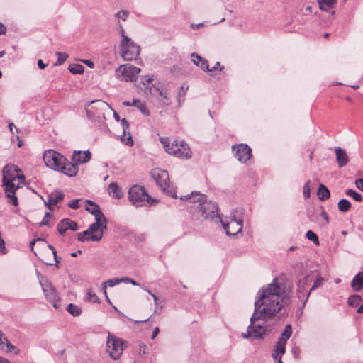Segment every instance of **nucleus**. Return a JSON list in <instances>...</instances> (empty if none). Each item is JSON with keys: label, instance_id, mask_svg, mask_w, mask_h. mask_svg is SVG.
<instances>
[{"label": "nucleus", "instance_id": "nucleus-1", "mask_svg": "<svg viewBox=\"0 0 363 363\" xmlns=\"http://www.w3.org/2000/svg\"><path fill=\"white\" fill-rule=\"evenodd\" d=\"M290 294L291 288L278 277L260 289L255 297L250 324L242 337L245 339H263L264 335L270 332L265 320L276 316L282 308L290 303Z\"/></svg>", "mask_w": 363, "mask_h": 363}, {"label": "nucleus", "instance_id": "nucleus-2", "mask_svg": "<svg viewBox=\"0 0 363 363\" xmlns=\"http://www.w3.org/2000/svg\"><path fill=\"white\" fill-rule=\"evenodd\" d=\"M180 199L190 203H194L195 204L194 208L199 209L203 219L214 221L215 223L222 221L217 203L212 201H207L205 195L196 191L192 192L191 194L181 196Z\"/></svg>", "mask_w": 363, "mask_h": 363}, {"label": "nucleus", "instance_id": "nucleus-3", "mask_svg": "<svg viewBox=\"0 0 363 363\" xmlns=\"http://www.w3.org/2000/svg\"><path fill=\"white\" fill-rule=\"evenodd\" d=\"M43 160L48 167L61 172L68 177H74L78 172V168L74 164L53 150L45 152Z\"/></svg>", "mask_w": 363, "mask_h": 363}, {"label": "nucleus", "instance_id": "nucleus-4", "mask_svg": "<svg viewBox=\"0 0 363 363\" xmlns=\"http://www.w3.org/2000/svg\"><path fill=\"white\" fill-rule=\"evenodd\" d=\"M243 215L244 211L241 208H237L232 211L230 216V221L225 223L218 221L222 223L223 229L228 235H235L241 233L243 228Z\"/></svg>", "mask_w": 363, "mask_h": 363}, {"label": "nucleus", "instance_id": "nucleus-5", "mask_svg": "<svg viewBox=\"0 0 363 363\" xmlns=\"http://www.w3.org/2000/svg\"><path fill=\"white\" fill-rule=\"evenodd\" d=\"M122 36L121 42V55L126 61L136 59L140 53V48L133 43L128 36L125 35L123 26H119Z\"/></svg>", "mask_w": 363, "mask_h": 363}, {"label": "nucleus", "instance_id": "nucleus-6", "mask_svg": "<svg viewBox=\"0 0 363 363\" xmlns=\"http://www.w3.org/2000/svg\"><path fill=\"white\" fill-rule=\"evenodd\" d=\"M128 199L133 205L138 207L150 204L151 197L146 192L144 187L135 185L128 191Z\"/></svg>", "mask_w": 363, "mask_h": 363}, {"label": "nucleus", "instance_id": "nucleus-7", "mask_svg": "<svg viewBox=\"0 0 363 363\" xmlns=\"http://www.w3.org/2000/svg\"><path fill=\"white\" fill-rule=\"evenodd\" d=\"M113 108L102 100H95L89 103L86 107V116L90 120H96L105 118L104 111Z\"/></svg>", "mask_w": 363, "mask_h": 363}, {"label": "nucleus", "instance_id": "nucleus-8", "mask_svg": "<svg viewBox=\"0 0 363 363\" xmlns=\"http://www.w3.org/2000/svg\"><path fill=\"white\" fill-rule=\"evenodd\" d=\"M125 343L121 339L109 334L107 337L106 351L111 357L118 359L121 356L124 347H126L124 345Z\"/></svg>", "mask_w": 363, "mask_h": 363}, {"label": "nucleus", "instance_id": "nucleus-9", "mask_svg": "<svg viewBox=\"0 0 363 363\" xmlns=\"http://www.w3.org/2000/svg\"><path fill=\"white\" fill-rule=\"evenodd\" d=\"M140 72V68L126 64L119 66L116 71V77L120 80L135 82Z\"/></svg>", "mask_w": 363, "mask_h": 363}, {"label": "nucleus", "instance_id": "nucleus-10", "mask_svg": "<svg viewBox=\"0 0 363 363\" xmlns=\"http://www.w3.org/2000/svg\"><path fill=\"white\" fill-rule=\"evenodd\" d=\"M167 152L180 159L191 157V151L189 145L184 141L174 140L171 143L169 147L167 148Z\"/></svg>", "mask_w": 363, "mask_h": 363}, {"label": "nucleus", "instance_id": "nucleus-11", "mask_svg": "<svg viewBox=\"0 0 363 363\" xmlns=\"http://www.w3.org/2000/svg\"><path fill=\"white\" fill-rule=\"evenodd\" d=\"M40 284L46 299L52 304V306L58 309L60 307V299L56 289L52 286L51 283L48 280L40 281Z\"/></svg>", "mask_w": 363, "mask_h": 363}, {"label": "nucleus", "instance_id": "nucleus-12", "mask_svg": "<svg viewBox=\"0 0 363 363\" xmlns=\"http://www.w3.org/2000/svg\"><path fill=\"white\" fill-rule=\"evenodd\" d=\"M92 235L89 236L91 241L98 242L102 239L104 231L107 228V220L105 216L95 218V222L89 227Z\"/></svg>", "mask_w": 363, "mask_h": 363}, {"label": "nucleus", "instance_id": "nucleus-13", "mask_svg": "<svg viewBox=\"0 0 363 363\" xmlns=\"http://www.w3.org/2000/svg\"><path fill=\"white\" fill-rule=\"evenodd\" d=\"M232 150L234 157L242 163H246L252 157V150L247 144L234 145Z\"/></svg>", "mask_w": 363, "mask_h": 363}, {"label": "nucleus", "instance_id": "nucleus-14", "mask_svg": "<svg viewBox=\"0 0 363 363\" xmlns=\"http://www.w3.org/2000/svg\"><path fill=\"white\" fill-rule=\"evenodd\" d=\"M152 177L160 188L165 191L169 186V174L165 170L155 169L152 172Z\"/></svg>", "mask_w": 363, "mask_h": 363}, {"label": "nucleus", "instance_id": "nucleus-15", "mask_svg": "<svg viewBox=\"0 0 363 363\" xmlns=\"http://www.w3.org/2000/svg\"><path fill=\"white\" fill-rule=\"evenodd\" d=\"M14 182L15 181H11V182L2 183V185L4 187L6 196L10 199L9 203L14 206H18V198L16 196V191L20 188V185H16Z\"/></svg>", "mask_w": 363, "mask_h": 363}, {"label": "nucleus", "instance_id": "nucleus-16", "mask_svg": "<svg viewBox=\"0 0 363 363\" xmlns=\"http://www.w3.org/2000/svg\"><path fill=\"white\" fill-rule=\"evenodd\" d=\"M21 169L14 165L7 164L3 169L2 183L16 181V174L21 172Z\"/></svg>", "mask_w": 363, "mask_h": 363}, {"label": "nucleus", "instance_id": "nucleus-17", "mask_svg": "<svg viewBox=\"0 0 363 363\" xmlns=\"http://www.w3.org/2000/svg\"><path fill=\"white\" fill-rule=\"evenodd\" d=\"M64 197L65 194L61 190H55L48 196L47 200L44 201L45 206L52 211V206L62 201Z\"/></svg>", "mask_w": 363, "mask_h": 363}, {"label": "nucleus", "instance_id": "nucleus-18", "mask_svg": "<svg viewBox=\"0 0 363 363\" xmlns=\"http://www.w3.org/2000/svg\"><path fill=\"white\" fill-rule=\"evenodd\" d=\"M91 152L89 150H75L72 155V161L74 162L72 163L79 169L78 165L88 162L91 160Z\"/></svg>", "mask_w": 363, "mask_h": 363}, {"label": "nucleus", "instance_id": "nucleus-19", "mask_svg": "<svg viewBox=\"0 0 363 363\" xmlns=\"http://www.w3.org/2000/svg\"><path fill=\"white\" fill-rule=\"evenodd\" d=\"M121 123L123 128V135L121 136V140L123 143L125 145L132 146L133 145V140L131 136V134L128 130L129 129V123L128 121L125 118L121 120Z\"/></svg>", "mask_w": 363, "mask_h": 363}, {"label": "nucleus", "instance_id": "nucleus-20", "mask_svg": "<svg viewBox=\"0 0 363 363\" xmlns=\"http://www.w3.org/2000/svg\"><path fill=\"white\" fill-rule=\"evenodd\" d=\"M335 153L336 155V161L339 167H342L347 164L349 162V157L344 149L340 147H337L335 148Z\"/></svg>", "mask_w": 363, "mask_h": 363}, {"label": "nucleus", "instance_id": "nucleus-21", "mask_svg": "<svg viewBox=\"0 0 363 363\" xmlns=\"http://www.w3.org/2000/svg\"><path fill=\"white\" fill-rule=\"evenodd\" d=\"M123 105L125 106H135V108H138L143 115L147 116L150 115V111L148 108L146 107L145 104L144 102L140 101V99H134L132 102L123 101Z\"/></svg>", "mask_w": 363, "mask_h": 363}, {"label": "nucleus", "instance_id": "nucleus-22", "mask_svg": "<svg viewBox=\"0 0 363 363\" xmlns=\"http://www.w3.org/2000/svg\"><path fill=\"white\" fill-rule=\"evenodd\" d=\"M109 196L115 199H121L123 196V192L121 186L116 182H111L107 189Z\"/></svg>", "mask_w": 363, "mask_h": 363}, {"label": "nucleus", "instance_id": "nucleus-23", "mask_svg": "<svg viewBox=\"0 0 363 363\" xmlns=\"http://www.w3.org/2000/svg\"><path fill=\"white\" fill-rule=\"evenodd\" d=\"M351 288L356 292H359L363 289V272H359L353 277L351 281Z\"/></svg>", "mask_w": 363, "mask_h": 363}, {"label": "nucleus", "instance_id": "nucleus-24", "mask_svg": "<svg viewBox=\"0 0 363 363\" xmlns=\"http://www.w3.org/2000/svg\"><path fill=\"white\" fill-rule=\"evenodd\" d=\"M191 60L195 65L200 67L202 70L205 71V70L208 69V60L203 58L200 55H199L196 53H192L191 55Z\"/></svg>", "mask_w": 363, "mask_h": 363}, {"label": "nucleus", "instance_id": "nucleus-25", "mask_svg": "<svg viewBox=\"0 0 363 363\" xmlns=\"http://www.w3.org/2000/svg\"><path fill=\"white\" fill-rule=\"evenodd\" d=\"M86 203H87V206L86 207V210L90 212L92 215L94 216V218L97 217H104V215L103 212L101 211L99 206L93 202L91 200H86Z\"/></svg>", "mask_w": 363, "mask_h": 363}, {"label": "nucleus", "instance_id": "nucleus-26", "mask_svg": "<svg viewBox=\"0 0 363 363\" xmlns=\"http://www.w3.org/2000/svg\"><path fill=\"white\" fill-rule=\"evenodd\" d=\"M286 342L279 340L277 345L273 350L272 357L274 359H277L278 357L282 356L286 352Z\"/></svg>", "mask_w": 363, "mask_h": 363}, {"label": "nucleus", "instance_id": "nucleus-27", "mask_svg": "<svg viewBox=\"0 0 363 363\" xmlns=\"http://www.w3.org/2000/svg\"><path fill=\"white\" fill-rule=\"evenodd\" d=\"M322 11H330L337 3V0H317Z\"/></svg>", "mask_w": 363, "mask_h": 363}, {"label": "nucleus", "instance_id": "nucleus-28", "mask_svg": "<svg viewBox=\"0 0 363 363\" xmlns=\"http://www.w3.org/2000/svg\"><path fill=\"white\" fill-rule=\"evenodd\" d=\"M317 196L320 200L325 201L330 198V193L324 184H320L317 191Z\"/></svg>", "mask_w": 363, "mask_h": 363}, {"label": "nucleus", "instance_id": "nucleus-29", "mask_svg": "<svg viewBox=\"0 0 363 363\" xmlns=\"http://www.w3.org/2000/svg\"><path fill=\"white\" fill-rule=\"evenodd\" d=\"M69 218L62 219L57 225L59 233L63 235L67 230H69Z\"/></svg>", "mask_w": 363, "mask_h": 363}, {"label": "nucleus", "instance_id": "nucleus-30", "mask_svg": "<svg viewBox=\"0 0 363 363\" xmlns=\"http://www.w3.org/2000/svg\"><path fill=\"white\" fill-rule=\"evenodd\" d=\"M362 301V296L358 294H353L349 296L347 304L352 307L357 306Z\"/></svg>", "mask_w": 363, "mask_h": 363}, {"label": "nucleus", "instance_id": "nucleus-31", "mask_svg": "<svg viewBox=\"0 0 363 363\" xmlns=\"http://www.w3.org/2000/svg\"><path fill=\"white\" fill-rule=\"evenodd\" d=\"M157 90L159 92V94L161 97V99H160V103L163 106H167L170 105L171 101L170 99L168 97L167 94L162 90L160 89L159 88H157Z\"/></svg>", "mask_w": 363, "mask_h": 363}, {"label": "nucleus", "instance_id": "nucleus-32", "mask_svg": "<svg viewBox=\"0 0 363 363\" xmlns=\"http://www.w3.org/2000/svg\"><path fill=\"white\" fill-rule=\"evenodd\" d=\"M67 311L73 316H79L82 313V309L77 305L69 303L67 306Z\"/></svg>", "mask_w": 363, "mask_h": 363}, {"label": "nucleus", "instance_id": "nucleus-33", "mask_svg": "<svg viewBox=\"0 0 363 363\" xmlns=\"http://www.w3.org/2000/svg\"><path fill=\"white\" fill-rule=\"evenodd\" d=\"M337 206L339 211L342 212H347L350 209L351 203L348 200L342 199L339 201Z\"/></svg>", "mask_w": 363, "mask_h": 363}, {"label": "nucleus", "instance_id": "nucleus-34", "mask_svg": "<svg viewBox=\"0 0 363 363\" xmlns=\"http://www.w3.org/2000/svg\"><path fill=\"white\" fill-rule=\"evenodd\" d=\"M291 334H292L291 326L288 324L285 326L284 330L281 333V337H279V340L287 342V340L290 338Z\"/></svg>", "mask_w": 363, "mask_h": 363}, {"label": "nucleus", "instance_id": "nucleus-35", "mask_svg": "<svg viewBox=\"0 0 363 363\" xmlns=\"http://www.w3.org/2000/svg\"><path fill=\"white\" fill-rule=\"evenodd\" d=\"M92 235V233L89 231V228H88L87 230L79 233L77 235L78 240L81 242H86V241H91V239L89 238V236Z\"/></svg>", "mask_w": 363, "mask_h": 363}, {"label": "nucleus", "instance_id": "nucleus-36", "mask_svg": "<svg viewBox=\"0 0 363 363\" xmlns=\"http://www.w3.org/2000/svg\"><path fill=\"white\" fill-rule=\"evenodd\" d=\"M188 89H189V86H185V85H182L180 87V90L179 91L178 96H177V100H178V103H179V106L184 101L185 96H186Z\"/></svg>", "mask_w": 363, "mask_h": 363}, {"label": "nucleus", "instance_id": "nucleus-37", "mask_svg": "<svg viewBox=\"0 0 363 363\" xmlns=\"http://www.w3.org/2000/svg\"><path fill=\"white\" fill-rule=\"evenodd\" d=\"M69 70L72 74H82L84 71V68L79 64H72L69 67Z\"/></svg>", "mask_w": 363, "mask_h": 363}, {"label": "nucleus", "instance_id": "nucleus-38", "mask_svg": "<svg viewBox=\"0 0 363 363\" xmlns=\"http://www.w3.org/2000/svg\"><path fill=\"white\" fill-rule=\"evenodd\" d=\"M56 55H57V60L55 63V66H59L62 65L68 58L69 55L66 52H56Z\"/></svg>", "mask_w": 363, "mask_h": 363}, {"label": "nucleus", "instance_id": "nucleus-39", "mask_svg": "<svg viewBox=\"0 0 363 363\" xmlns=\"http://www.w3.org/2000/svg\"><path fill=\"white\" fill-rule=\"evenodd\" d=\"M85 299L92 303H100V299L97 295L91 290L87 291Z\"/></svg>", "mask_w": 363, "mask_h": 363}, {"label": "nucleus", "instance_id": "nucleus-40", "mask_svg": "<svg viewBox=\"0 0 363 363\" xmlns=\"http://www.w3.org/2000/svg\"><path fill=\"white\" fill-rule=\"evenodd\" d=\"M346 194L348 196L352 197L354 199V200H355L356 201H362V196L359 193L356 191L355 190L348 189L346 191Z\"/></svg>", "mask_w": 363, "mask_h": 363}, {"label": "nucleus", "instance_id": "nucleus-41", "mask_svg": "<svg viewBox=\"0 0 363 363\" xmlns=\"http://www.w3.org/2000/svg\"><path fill=\"white\" fill-rule=\"evenodd\" d=\"M303 194L305 199H308L311 196V181H308L303 186Z\"/></svg>", "mask_w": 363, "mask_h": 363}, {"label": "nucleus", "instance_id": "nucleus-42", "mask_svg": "<svg viewBox=\"0 0 363 363\" xmlns=\"http://www.w3.org/2000/svg\"><path fill=\"white\" fill-rule=\"evenodd\" d=\"M306 238L309 240L313 241L316 245H318V243H319L318 238L317 235L315 233H313V231H311V230L307 231Z\"/></svg>", "mask_w": 363, "mask_h": 363}, {"label": "nucleus", "instance_id": "nucleus-43", "mask_svg": "<svg viewBox=\"0 0 363 363\" xmlns=\"http://www.w3.org/2000/svg\"><path fill=\"white\" fill-rule=\"evenodd\" d=\"M106 286L108 285L109 287H113L117 284H119L121 283H124V278H115L113 279H109L106 282Z\"/></svg>", "mask_w": 363, "mask_h": 363}, {"label": "nucleus", "instance_id": "nucleus-44", "mask_svg": "<svg viewBox=\"0 0 363 363\" xmlns=\"http://www.w3.org/2000/svg\"><path fill=\"white\" fill-rule=\"evenodd\" d=\"M324 279L322 277H318L315 281H313V286L310 290V292L311 291L315 290L319 286H320L323 283Z\"/></svg>", "mask_w": 363, "mask_h": 363}, {"label": "nucleus", "instance_id": "nucleus-45", "mask_svg": "<svg viewBox=\"0 0 363 363\" xmlns=\"http://www.w3.org/2000/svg\"><path fill=\"white\" fill-rule=\"evenodd\" d=\"M115 16L118 19H121L122 21H125L128 16V12L125 11H121L116 13Z\"/></svg>", "mask_w": 363, "mask_h": 363}, {"label": "nucleus", "instance_id": "nucleus-46", "mask_svg": "<svg viewBox=\"0 0 363 363\" xmlns=\"http://www.w3.org/2000/svg\"><path fill=\"white\" fill-rule=\"evenodd\" d=\"M79 199H73L68 203V206L72 209H78L80 207L79 205Z\"/></svg>", "mask_w": 363, "mask_h": 363}, {"label": "nucleus", "instance_id": "nucleus-47", "mask_svg": "<svg viewBox=\"0 0 363 363\" xmlns=\"http://www.w3.org/2000/svg\"><path fill=\"white\" fill-rule=\"evenodd\" d=\"M51 216V214L48 212L45 213L43 218V220L40 223V226H44V225H48V223H49V218H50Z\"/></svg>", "mask_w": 363, "mask_h": 363}, {"label": "nucleus", "instance_id": "nucleus-48", "mask_svg": "<svg viewBox=\"0 0 363 363\" xmlns=\"http://www.w3.org/2000/svg\"><path fill=\"white\" fill-rule=\"evenodd\" d=\"M140 287H141V289H143L144 291H147L149 294H150L152 296V297L154 299V302H155V305L159 304L158 298L157 297V296L155 294H152L150 289H148L147 288H146L143 286H140Z\"/></svg>", "mask_w": 363, "mask_h": 363}, {"label": "nucleus", "instance_id": "nucleus-49", "mask_svg": "<svg viewBox=\"0 0 363 363\" xmlns=\"http://www.w3.org/2000/svg\"><path fill=\"white\" fill-rule=\"evenodd\" d=\"M160 142L163 145L165 151L167 152V148L169 147V145L171 144L170 140L168 138H160Z\"/></svg>", "mask_w": 363, "mask_h": 363}, {"label": "nucleus", "instance_id": "nucleus-50", "mask_svg": "<svg viewBox=\"0 0 363 363\" xmlns=\"http://www.w3.org/2000/svg\"><path fill=\"white\" fill-rule=\"evenodd\" d=\"M2 340H3V341L4 342V346H3V348H0V350H4V346H5V345L6 346V347L8 348V350H9V352H11V349H14V348H15V347H14V346H13V345H11V344L8 341V340H7V338H6V337H2Z\"/></svg>", "mask_w": 363, "mask_h": 363}, {"label": "nucleus", "instance_id": "nucleus-51", "mask_svg": "<svg viewBox=\"0 0 363 363\" xmlns=\"http://www.w3.org/2000/svg\"><path fill=\"white\" fill-rule=\"evenodd\" d=\"M0 252L3 255H5L7 253V250L5 247V242L1 237H0Z\"/></svg>", "mask_w": 363, "mask_h": 363}, {"label": "nucleus", "instance_id": "nucleus-52", "mask_svg": "<svg viewBox=\"0 0 363 363\" xmlns=\"http://www.w3.org/2000/svg\"><path fill=\"white\" fill-rule=\"evenodd\" d=\"M220 67V70H222L223 69V66H220V64L219 62H217L216 65L212 67L209 68L206 71L209 72L210 73H212L214 70H216L218 67Z\"/></svg>", "mask_w": 363, "mask_h": 363}, {"label": "nucleus", "instance_id": "nucleus-53", "mask_svg": "<svg viewBox=\"0 0 363 363\" xmlns=\"http://www.w3.org/2000/svg\"><path fill=\"white\" fill-rule=\"evenodd\" d=\"M356 186L362 191H363V179H358L355 181Z\"/></svg>", "mask_w": 363, "mask_h": 363}, {"label": "nucleus", "instance_id": "nucleus-54", "mask_svg": "<svg viewBox=\"0 0 363 363\" xmlns=\"http://www.w3.org/2000/svg\"><path fill=\"white\" fill-rule=\"evenodd\" d=\"M69 230H72L73 231H76L78 230V225L75 221H73L69 219Z\"/></svg>", "mask_w": 363, "mask_h": 363}, {"label": "nucleus", "instance_id": "nucleus-55", "mask_svg": "<svg viewBox=\"0 0 363 363\" xmlns=\"http://www.w3.org/2000/svg\"><path fill=\"white\" fill-rule=\"evenodd\" d=\"M320 215H321L322 218L324 219V220L325 221V225L328 224L329 223V216H328V214L327 213V212L325 210H322Z\"/></svg>", "mask_w": 363, "mask_h": 363}, {"label": "nucleus", "instance_id": "nucleus-56", "mask_svg": "<svg viewBox=\"0 0 363 363\" xmlns=\"http://www.w3.org/2000/svg\"><path fill=\"white\" fill-rule=\"evenodd\" d=\"M124 283H130L133 286H140L139 283L136 282L135 280L130 278L125 277Z\"/></svg>", "mask_w": 363, "mask_h": 363}, {"label": "nucleus", "instance_id": "nucleus-57", "mask_svg": "<svg viewBox=\"0 0 363 363\" xmlns=\"http://www.w3.org/2000/svg\"><path fill=\"white\" fill-rule=\"evenodd\" d=\"M204 26V23H191L190 28L193 30L199 29Z\"/></svg>", "mask_w": 363, "mask_h": 363}, {"label": "nucleus", "instance_id": "nucleus-58", "mask_svg": "<svg viewBox=\"0 0 363 363\" xmlns=\"http://www.w3.org/2000/svg\"><path fill=\"white\" fill-rule=\"evenodd\" d=\"M146 345L145 344H140L139 345V354L140 355L141 354H145L146 353Z\"/></svg>", "mask_w": 363, "mask_h": 363}, {"label": "nucleus", "instance_id": "nucleus-59", "mask_svg": "<svg viewBox=\"0 0 363 363\" xmlns=\"http://www.w3.org/2000/svg\"><path fill=\"white\" fill-rule=\"evenodd\" d=\"M102 289H103V291H104V295L106 296V301L111 303V301L107 295V292H106V283H103L102 284Z\"/></svg>", "mask_w": 363, "mask_h": 363}, {"label": "nucleus", "instance_id": "nucleus-60", "mask_svg": "<svg viewBox=\"0 0 363 363\" xmlns=\"http://www.w3.org/2000/svg\"><path fill=\"white\" fill-rule=\"evenodd\" d=\"M38 66L39 67V69H44L46 66H47V64H45L42 60H38Z\"/></svg>", "mask_w": 363, "mask_h": 363}, {"label": "nucleus", "instance_id": "nucleus-61", "mask_svg": "<svg viewBox=\"0 0 363 363\" xmlns=\"http://www.w3.org/2000/svg\"><path fill=\"white\" fill-rule=\"evenodd\" d=\"M159 331H160V330H159V328H158L157 327H156V328L153 330L152 333V336H151V339H152V340H154V339L157 337V335H158V333H159Z\"/></svg>", "mask_w": 363, "mask_h": 363}, {"label": "nucleus", "instance_id": "nucleus-62", "mask_svg": "<svg viewBox=\"0 0 363 363\" xmlns=\"http://www.w3.org/2000/svg\"><path fill=\"white\" fill-rule=\"evenodd\" d=\"M16 179H18L21 183H23L25 181V177L23 174H16Z\"/></svg>", "mask_w": 363, "mask_h": 363}, {"label": "nucleus", "instance_id": "nucleus-63", "mask_svg": "<svg viewBox=\"0 0 363 363\" xmlns=\"http://www.w3.org/2000/svg\"><path fill=\"white\" fill-rule=\"evenodd\" d=\"M83 62L85 63L86 65H88L91 68L94 67V62L89 60H84Z\"/></svg>", "mask_w": 363, "mask_h": 363}, {"label": "nucleus", "instance_id": "nucleus-64", "mask_svg": "<svg viewBox=\"0 0 363 363\" xmlns=\"http://www.w3.org/2000/svg\"><path fill=\"white\" fill-rule=\"evenodd\" d=\"M313 6H311V5H308L306 6L305 8V11L306 13H312L313 12Z\"/></svg>", "mask_w": 363, "mask_h": 363}]
</instances>
